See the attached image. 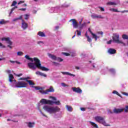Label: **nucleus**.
<instances>
[{
    "mask_svg": "<svg viewBox=\"0 0 128 128\" xmlns=\"http://www.w3.org/2000/svg\"><path fill=\"white\" fill-rule=\"evenodd\" d=\"M25 58L30 62H28V68L31 70H36V68H38L39 70H43L44 72H48V70H50V69L42 66L40 61L38 58H30L28 55H26Z\"/></svg>",
    "mask_w": 128,
    "mask_h": 128,
    "instance_id": "f257e3e1",
    "label": "nucleus"
},
{
    "mask_svg": "<svg viewBox=\"0 0 128 128\" xmlns=\"http://www.w3.org/2000/svg\"><path fill=\"white\" fill-rule=\"evenodd\" d=\"M43 110L48 112V114H52L58 112L60 110V108L58 106H52L48 105H44L43 106Z\"/></svg>",
    "mask_w": 128,
    "mask_h": 128,
    "instance_id": "f03ea898",
    "label": "nucleus"
},
{
    "mask_svg": "<svg viewBox=\"0 0 128 128\" xmlns=\"http://www.w3.org/2000/svg\"><path fill=\"white\" fill-rule=\"evenodd\" d=\"M112 40L114 42H116V44H122L123 46H126V43H124L121 40H120V34L118 33H115L113 34V36H112Z\"/></svg>",
    "mask_w": 128,
    "mask_h": 128,
    "instance_id": "7ed1b4c3",
    "label": "nucleus"
},
{
    "mask_svg": "<svg viewBox=\"0 0 128 128\" xmlns=\"http://www.w3.org/2000/svg\"><path fill=\"white\" fill-rule=\"evenodd\" d=\"M26 86H28V83L24 82H16L14 83V84H11V86L12 88H26Z\"/></svg>",
    "mask_w": 128,
    "mask_h": 128,
    "instance_id": "20e7f679",
    "label": "nucleus"
},
{
    "mask_svg": "<svg viewBox=\"0 0 128 128\" xmlns=\"http://www.w3.org/2000/svg\"><path fill=\"white\" fill-rule=\"evenodd\" d=\"M1 40H2V42L4 41L6 42V44H8L9 45H8V47L10 48H12V41H10V38H2L1 39Z\"/></svg>",
    "mask_w": 128,
    "mask_h": 128,
    "instance_id": "39448f33",
    "label": "nucleus"
},
{
    "mask_svg": "<svg viewBox=\"0 0 128 128\" xmlns=\"http://www.w3.org/2000/svg\"><path fill=\"white\" fill-rule=\"evenodd\" d=\"M48 56L53 60H58V62H62V58H57L56 56L52 54H48Z\"/></svg>",
    "mask_w": 128,
    "mask_h": 128,
    "instance_id": "423d86ee",
    "label": "nucleus"
},
{
    "mask_svg": "<svg viewBox=\"0 0 128 128\" xmlns=\"http://www.w3.org/2000/svg\"><path fill=\"white\" fill-rule=\"evenodd\" d=\"M40 104H51L52 102V100H48L46 99H42L40 100Z\"/></svg>",
    "mask_w": 128,
    "mask_h": 128,
    "instance_id": "0eeeda50",
    "label": "nucleus"
},
{
    "mask_svg": "<svg viewBox=\"0 0 128 128\" xmlns=\"http://www.w3.org/2000/svg\"><path fill=\"white\" fill-rule=\"evenodd\" d=\"M8 78H9V79H8L9 82H11V84H14L16 82V80H14V77L13 74H9Z\"/></svg>",
    "mask_w": 128,
    "mask_h": 128,
    "instance_id": "6e6552de",
    "label": "nucleus"
},
{
    "mask_svg": "<svg viewBox=\"0 0 128 128\" xmlns=\"http://www.w3.org/2000/svg\"><path fill=\"white\" fill-rule=\"evenodd\" d=\"M69 22H72V25L74 28H76L78 26V22H76V20L72 19Z\"/></svg>",
    "mask_w": 128,
    "mask_h": 128,
    "instance_id": "1a4fd4ad",
    "label": "nucleus"
},
{
    "mask_svg": "<svg viewBox=\"0 0 128 128\" xmlns=\"http://www.w3.org/2000/svg\"><path fill=\"white\" fill-rule=\"evenodd\" d=\"M28 26V25L27 24L26 22H24V20H22V28H23V30H26Z\"/></svg>",
    "mask_w": 128,
    "mask_h": 128,
    "instance_id": "9d476101",
    "label": "nucleus"
},
{
    "mask_svg": "<svg viewBox=\"0 0 128 128\" xmlns=\"http://www.w3.org/2000/svg\"><path fill=\"white\" fill-rule=\"evenodd\" d=\"M95 120L98 122H100V124H102V122L104 120V118L100 116H97L94 118Z\"/></svg>",
    "mask_w": 128,
    "mask_h": 128,
    "instance_id": "9b49d317",
    "label": "nucleus"
},
{
    "mask_svg": "<svg viewBox=\"0 0 128 128\" xmlns=\"http://www.w3.org/2000/svg\"><path fill=\"white\" fill-rule=\"evenodd\" d=\"M72 89L73 92H77L78 94H82V90L79 88H73Z\"/></svg>",
    "mask_w": 128,
    "mask_h": 128,
    "instance_id": "f8f14e48",
    "label": "nucleus"
},
{
    "mask_svg": "<svg viewBox=\"0 0 128 128\" xmlns=\"http://www.w3.org/2000/svg\"><path fill=\"white\" fill-rule=\"evenodd\" d=\"M88 30L92 36V38H95V40H98V37L96 34L92 33V30H90V28H88Z\"/></svg>",
    "mask_w": 128,
    "mask_h": 128,
    "instance_id": "ddd939ff",
    "label": "nucleus"
},
{
    "mask_svg": "<svg viewBox=\"0 0 128 128\" xmlns=\"http://www.w3.org/2000/svg\"><path fill=\"white\" fill-rule=\"evenodd\" d=\"M114 114H120V112H124V109H118V108H114L113 110Z\"/></svg>",
    "mask_w": 128,
    "mask_h": 128,
    "instance_id": "4468645a",
    "label": "nucleus"
},
{
    "mask_svg": "<svg viewBox=\"0 0 128 128\" xmlns=\"http://www.w3.org/2000/svg\"><path fill=\"white\" fill-rule=\"evenodd\" d=\"M92 17L93 18H104V17L102 16V15H98V14H94V15H92Z\"/></svg>",
    "mask_w": 128,
    "mask_h": 128,
    "instance_id": "2eb2a0df",
    "label": "nucleus"
},
{
    "mask_svg": "<svg viewBox=\"0 0 128 128\" xmlns=\"http://www.w3.org/2000/svg\"><path fill=\"white\" fill-rule=\"evenodd\" d=\"M58 8H52L50 12L51 13H52V12H58Z\"/></svg>",
    "mask_w": 128,
    "mask_h": 128,
    "instance_id": "dca6fc26",
    "label": "nucleus"
},
{
    "mask_svg": "<svg viewBox=\"0 0 128 128\" xmlns=\"http://www.w3.org/2000/svg\"><path fill=\"white\" fill-rule=\"evenodd\" d=\"M36 74L38 76H44V78H46L47 76L46 74L40 72H36Z\"/></svg>",
    "mask_w": 128,
    "mask_h": 128,
    "instance_id": "f3484780",
    "label": "nucleus"
},
{
    "mask_svg": "<svg viewBox=\"0 0 128 128\" xmlns=\"http://www.w3.org/2000/svg\"><path fill=\"white\" fill-rule=\"evenodd\" d=\"M36 74L38 76H44V78H46L47 76L46 74L40 72H36Z\"/></svg>",
    "mask_w": 128,
    "mask_h": 128,
    "instance_id": "a211bd4d",
    "label": "nucleus"
},
{
    "mask_svg": "<svg viewBox=\"0 0 128 128\" xmlns=\"http://www.w3.org/2000/svg\"><path fill=\"white\" fill-rule=\"evenodd\" d=\"M54 92V90L52 86H50L49 89L46 90V94H48V92Z\"/></svg>",
    "mask_w": 128,
    "mask_h": 128,
    "instance_id": "6ab92c4d",
    "label": "nucleus"
},
{
    "mask_svg": "<svg viewBox=\"0 0 128 128\" xmlns=\"http://www.w3.org/2000/svg\"><path fill=\"white\" fill-rule=\"evenodd\" d=\"M108 52L110 54H114L116 52V50L114 49L110 48L108 50Z\"/></svg>",
    "mask_w": 128,
    "mask_h": 128,
    "instance_id": "aec40b11",
    "label": "nucleus"
},
{
    "mask_svg": "<svg viewBox=\"0 0 128 128\" xmlns=\"http://www.w3.org/2000/svg\"><path fill=\"white\" fill-rule=\"evenodd\" d=\"M62 74H66V76H76L75 74H72L68 72H62Z\"/></svg>",
    "mask_w": 128,
    "mask_h": 128,
    "instance_id": "412c9836",
    "label": "nucleus"
},
{
    "mask_svg": "<svg viewBox=\"0 0 128 128\" xmlns=\"http://www.w3.org/2000/svg\"><path fill=\"white\" fill-rule=\"evenodd\" d=\"M26 124H28V128H34V122H28Z\"/></svg>",
    "mask_w": 128,
    "mask_h": 128,
    "instance_id": "4be33fe9",
    "label": "nucleus"
},
{
    "mask_svg": "<svg viewBox=\"0 0 128 128\" xmlns=\"http://www.w3.org/2000/svg\"><path fill=\"white\" fill-rule=\"evenodd\" d=\"M56 104V106H60V100H58V101H52V102L51 104V106H52V104Z\"/></svg>",
    "mask_w": 128,
    "mask_h": 128,
    "instance_id": "5701e85b",
    "label": "nucleus"
},
{
    "mask_svg": "<svg viewBox=\"0 0 128 128\" xmlns=\"http://www.w3.org/2000/svg\"><path fill=\"white\" fill-rule=\"evenodd\" d=\"M38 36H41L42 38L46 37V34H44V33L42 32H38Z\"/></svg>",
    "mask_w": 128,
    "mask_h": 128,
    "instance_id": "b1692460",
    "label": "nucleus"
},
{
    "mask_svg": "<svg viewBox=\"0 0 128 128\" xmlns=\"http://www.w3.org/2000/svg\"><path fill=\"white\" fill-rule=\"evenodd\" d=\"M66 108L68 112H72V107L68 105H66Z\"/></svg>",
    "mask_w": 128,
    "mask_h": 128,
    "instance_id": "393cba45",
    "label": "nucleus"
},
{
    "mask_svg": "<svg viewBox=\"0 0 128 128\" xmlns=\"http://www.w3.org/2000/svg\"><path fill=\"white\" fill-rule=\"evenodd\" d=\"M89 122L91 125H92L93 128H98V124H96V123L92 122Z\"/></svg>",
    "mask_w": 128,
    "mask_h": 128,
    "instance_id": "a878e982",
    "label": "nucleus"
},
{
    "mask_svg": "<svg viewBox=\"0 0 128 128\" xmlns=\"http://www.w3.org/2000/svg\"><path fill=\"white\" fill-rule=\"evenodd\" d=\"M101 124H103V126H110V124H108V123L106 122V121L104 120H103V121L102 122H101Z\"/></svg>",
    "mask_w": 128,
    "mask_h": 128,
    "instance_id": "bb28decb",
    "label": "nucleus"
},
{
    "mask_svg": "<svg viewBox=\"0 0 128 128\" xmlns=\"http://www.w3.org/2000/svg\"><path fill=\"white\" fill-rule=\"evenodd\" d=\"M8 22L4 20H0V24H8Z\"/></svg>",
    "mask_w": 128,
    "mask_h": 128,
    "instance_id": "cd10ccee",
    "label": "nucleus"
},
{
    "mask_svg": "<svg viewBox=\"0 0 128 128\" xmlns=\"http://www.w3.org/2000/svg\"><path fill=\"white\" fill-rule=\"evenodd\" d=\"M86 26V23L84 22V24H80V26H79V28L80 30H82V28H84V27Z\"/></svg>",
    "mask_w": 128,
    "mask_h": 128,
    "instance_id": "c85d7f7f",
    "label": "nucleus"
},
{
    "mask_svg": "<svg viewBox=\"0 0 128 128\" xmlns=\"http://www.w3.org/2000/svg\"><path fill=\"white\" fill-rule=\"evenodd\" d=\"M107 4L109 5V6H116V2H107Z\"/></svg>",
    "mask_w": 128,
    "mask_h": 128,
    "instance_id": "c756f323",
    "label": "nucleus"
},
{
    "mask_svg": "<svg viewBox=\"0 0 128 128\" xmlns=\"http://www.w3.org/2000/svg\"><path fill=\"white\" fill-rule=\"evenodd\" d=\"M39 92H40L42 94H48V93H46V90L44 91V90L41 89V90H40Z\"/></svg>",
    "mask_w": 128,
    "mask_h": 128,
    "instance_id": "7c9ffc66",
    "label": "nucleus"
},
{
    "mask_svg": "<svg viewBox=\"0 0 128 128\" xmlns=\"http://www.w3.org/2000/svg\"><path fill=\"white\" fill-rule=\"evenodd\" d=\"M27 82L28 83L30 86H34V83L32 82V80H27Z\"/></svg>",
    "mask_w": 128,
    "mask_h": 128,
    "instance_id": "2f4dec72",
    "label": "nucleus"
},
{
    "mask_svg": "<svg viewBox=\"0 0 128 128\" xmlns=\"http://www.w3.org/2000/svg\"><path fill=\"white\" fill-rule=\"evenodd\" d=\"M122 38L124 40H128V36L126 34H123Z\"/></svg>",
    "mask_w": 128,
    "mask_h": 128,
    "instance_id": "473e14b6",
    "label": "nucleus"
},
{
    "mask_svg": "<svg viewBox=\"0 0 128 128\" xmlns=\"http://www.w3.org/2000/svg\"><path fill=\"white\" fill-rule=\"evenodd\" d=\"M35 90H44V88L40 86H34Z\"/></svg>",
    "mask_w": 128,
    "mask_h": 128,
    "instance_id": "72a5a7b5",
    "label": "nucleus"
},
{
    "mask_svg": "<svg viewBox=\"0 0 128 128\" xmlns=\"http://www.w3.org/2000/svg\"><path fill=\"white\" fill-rule=\"evenodd\" d=\"M23 54H24V52H17V56H22Z\"/></svg>",
    "mask_w": 128,
    "mask_h": 128,
    "instance_id": "f704fd0d",
    "label": "nucleus"
},
{
    "mask_svg": "<svg viewBox=\"0 0 128 128\" xmlns=\"http://www.w3.org/2000/svg\"><path fill=\"white\" fill-rule=\"evenodd\" d=\"M109 70L110 72H111V74H113L116 73V71L114 70V69L112 68L110 69Z\"/></svg>",
    "mask_w": 128,
    "mask_h": 128,
    "instance_id": "c9c22d12",
    "label": "nucleus"
},
{
    "mask_svg": "<svg viewBox=\"0 0 128 128\" xmlns=\"http://www.w3.org/2000/svg\"><path fill=\"white\" fill-rule=\"evenodd\" d=\"M16 4H18V2L16 1H13L12 4H11V6H14Z\"/></svg>",
    "mask_w": 128,
    "mask_h": 128,
    "instance_id": "e433bc0d",
    "label": "nucleus"
},
{
    "mask_svg": "<svg viewBox=\"0 0 128 128\" xmlns=\"http://www.w3.org/2000/svg\"><path fill=\"white\" fill-rule=\"evenodd\" d=\"M24 16H25L24 19L26 20H28V18L30 17V14H26Z\"/></svg>",
    "mask_w": 128,
    "mask_h": 128,
    "instance_id": "4c0bfd02",
    "label": "nucleus"
},
{
    "mask_svg": "<svg viewBox=\"0 0 128 128\" xmlns=\"http://www.w3.org/2000/svg\"><path fill=\"white\" fill-rule=\"evenodd\" d=\"M112 94H117V96H120V94H118V92H117L116 90H114V91H113V92H112Z\"/></svg>",
    "mask_w": 128,
    "mask_h": 128,
    "instance_id": "58836bf2",
    "label": "nucleus"
},
{
    "mask_svg": "<svg viewBox=\"0 0 128 128\" xmlns=\"http://www.w3.org/2000/svg\"><path fill=\"white\" fill-rule=\"evenodd\" d=\"M77 32V36H81L82 35V32L79 31L78 30H76V31Z\"/></svg>",
    "mask_w": 128,
    "mask_h": 128,
    "instance_id": "ea45409f",
    "label": "nucleus"
},
{
    "mask_svg": "<svg viewBox=\"0 0 128 128\" xmlns=\"http://www.w3.org/2000/svg\"><path fill=\"white\" fill-rule=\"evenodd\" d=\"M110 10L111 12H118V10L115 9V8H110Z\"/></svg>",
    "mask_w": 128,
    "mask_h": 128,
    "instance_id": "a19ab883",
    "label": "nucleus"
},
{
    "mask_svg": "<svg viewBox=\"0 0 128 128\" xmlns=\"http://www.w3.org/2000/svg\"><path fill=\"white\" fill-rule=\"evenodd\" d=\"M87 40L88 42H92V39L90 38V36H87Z\"/></svg>",
    "mask_w": 128,
    "mask_h": 128,
    "instance_id": "79ce46f5",
    "label": "nucleus"
},
{
    "mask_svg": "<svg viewBox=\"0 0 128 128\" xmlns=\"http://www.w3.org/2000/svg\"><path fill=\"white\" fill-rule=\"evenodd\" d=\"M98 8L100 9V10H101V12H104V8L100 6H98Z\"/></svg>",
    "mask_w": 128,
    "mask_h": 128,
    "instance_id": "37998d69",
    "label": "nucleus"
},
{
    "mask_svg": "<svg viewBox=\"0 0 128 128\" xmlns=\"http://www.w3.org/2000/svg\"><path fill=\"white\" fill-rule=\"evenodd\" d=\"M61 85L62 86H64V88H66V86H68V85L64 83H62Z\"/></svg>",
    "mask_w": 128,
    "mask_h": 128,
    "instance_id": "c03bdc74",
    "label": "nucleus"
},
{
    "mask_svg": "<svg viewBox=\"0 0 128 128\" xmlns=\"http://www.w3.org/2000/svg\"><path fill=\"white\" fill-rule=\"evenodd\" d=\"M40 112L41 114H42V116H45L46 118H48V116L44 114L42 110H40Z\"/></svg>",
    "mask_w": 128,
    "mask_h": 128,
    "instance_id": "a18cd8bd",
    "label": "nucleus"
},
{
    "mask_svg": "<svg viewBox=\"0 0 128 128\" xmlns=\"http://www.w3.org/2000/svg\"><path fill=\"white\" fill-rule=\"evenodd\" d=\"M0 46L2 48H6V46L0 42Z\"/></svg>",
    "mask_w": 128,
    "mask_h": 128,
    "instance_id": "49530a36",
    "label": "nucleus"
},
{
    "mask_svg": "<svg viewBox=\"0 0 128 128\" xmlns=\"http://www.w3.org/2000/svg\"><path fill=\"white\" fill-rule=\"evenodd\" d=\"M62 54H64V56H70V54L68 53L62 52Z\"/></svg>",
    "mask_w": 128,
    "mask_h": 128,
    "instance_id": "de8ad7c7",
    "label": "nucleus"
},
{
    "mask_svg": "<svg viewBox=\"0 0 128 128\" xmlns=\"http://www.w3.org/2000/svg\"><path fill=\"white\" fill-rule=\"evenodd\" d=\"M6 72L7 73V74H10L11 72H12V71L10 70H6Z\"/></svg>",
    "mask_w": 128,
    "mask_h": 128,
    "instance_id": "09e8293b",
    "label": "nucleus"
},
{
    "mask_svg": "<svg viewBox=\"0 0 128 128\" xmlns=\"http://www.w3.org/2000/svg\"><path fill=\"white\" fill-rule=\"evenodd\" d=\"M14 8H12L11 9V11L10 12V14H12V12H14Z\"/></svg>",
    "mask_w": 128,
    "mask_h": 128,
    "instance_id": "8fccbe9b",
    "label": "nucleus"
},
{
    "mask_svg": "<svg viewBox=\"0 0 128 128\" xmlns=\"http://www.w3.org/2000/svg\"><path fill=\"white\" fill-rule=\"evenodd\" d=\"M37 44H44V42L42 41H38L37 42Z\"/></svg>",
    "mask_w": 128,
    "mask_h": 128,
    "instance_id": "3c124183",
    "label": "nucleus"
},
{
    "mask_svg": "<svg viewBox=\"0 0 128 128\" xmlns=\"http://www.w3.org/2000/svg\"><path fill=\"white\" fill-rule=\"evenodd\" d=\"M54 66H58L59 64L56 62H52Z\"/></svg>",
    "mask_w": 128,
    "mask_h": 128,
    "instance_id": "603ef678",
    "label": "nucleus"
},
{
    "mask_svg": "<svg viewBox=\"0 0 128 128\" xmlns=\"http://www.w3.org/2000/svg\"><path fill=\"white\" fill-rule=\"evenodd\" d=\"M50 98H52L53 100H56V97L50 96Z\"/></svg>",
    "mask_w": 128,
    "mask_h": 128,
    "instance_id": "864d4df0",
    "label": "nucleus"
},
{
    "mask_svg": "<svg viewBox=\"0 0 128 128\" xmlns=\"http://www.w3.org/2000/svg\"><path fill=\"white\" fill-rule=\"evenodd\" d=\"M112 40H110L107 42L108 44H112Z\"/></svg>",
    "mask_w": 128,
    "mask_h": 128,
    "instance_id": "5fc2aeb1",
    "label": "nucleus"
},
{
    "mask_svg": "<svg viewBox=\"0 0 128 128\" xmlns=\"http://www.w3.org/2000/svg\"><path fill=\"white\" fill-rule=\"evenodd\" d=\"M26 10V8H22L19 9V10H22L23 12H24V10Z\"/></svg>",
    "mask_w": 128,
    "mask_h": 128,
    "instance_id": "6e6d98bb",
    "label": "nucleus"
},
{
    "mask_svg": "<svg viewBox=\"0 0 128 128\" xmlns=\"http://www.w3.org/2000/svg\"><path fill=\"white\" fill-rule=\"evenodd\" d=\"M30 80V77L25 78V80H26V82H28V80Z\"/></svg>",
    "mask_w": 128,
    "mask_h": 128,
    "instance_id": "4d7b16f0",
    "label": "nucleus"
},
{
    "mask_svg": "<svg viewBox=\"0 0 128 128\" xmlns=\"http://www.w3.org/2000/svg\"><path fill=\"white\" fill-rule=\"evenodd\" d=\"M98 34H101L102 36V34H104V32H98Z\"/></svg>",
    "mask_w": 128,
    "mask_h": 128,
    "instance_id": "13d9d810",
    "label": "nucleus"
},
{
    "mask_svg": "<svg viewBox=\"0 0 128 128\" xmlns=\"http://www.w3.org/2000/svg\"><path fill=\"white\" fill-rule=\"evenodd\" d=\"M24 1H20L18 2V4H24Z\"/></svg>",
    "mask_w": 128,
    "mask_h": 128,
    "instance_id": "bf43d9fd",
    "label": "nucleus"
},
{
    "mask_svg": "<svg viewBox=\"0 0 128 128\" xmlns=\"http://www.w3.org/2000/svg\"><path fill=\"white\" fill-rule=\"evenodd\" d=\"M20 80H26V78H20Z\"/></svg>",
    "mask_w": 128,
    "mask_h": 128,
    "instance_id": "052dcab7",
    "label": "nucleus"
},
{
    "mask_svg": "<svg viewBox=\"0 0 128 128\" xmlns=\"http://www.w3.org/2000/svg\"><path fill=\"white\" fill-rule=\"evenodd\" d=\"M122 94H124V96H128V94L125 92H122Z\"/></svg>",
    "mask_w": 128,
    "mask_h": 128,
    "instance_id": "680f3d73",
    "label": "nucleus"
},
{
    "mask_svg": "<svg viewBox=\"0 0 128 128\" xmlns=\"http://www.w3.org/2000/svg\"><path fill=\"white\" fill-rule=\"evenodd\" d=\"M81 110H82V112H84V110H86V108H80Z\"/></svg>",
    "mask_w": 128,
    "mask_h": 128,
    "instance_id": "e2e57ef3",
    "label": "nucleus"
},
{
    "mask_svg": "<svg viewBox=\"0 0 128 128\" xmlns=\"http://www.w3.org/2000/svg\"><path fill=\"white\" fill-rule=\"evenodd\" d=\"M16 76H22V74H16Z\"/></svg>",
    "mask_w": 128,
    "mask_h": 128,
    "instance_id": "0e129e2a",
    "label": "nucleus"
},
{
    "mask_svg": "<svg viewBox=\"0 0 128 128\" xmlns=\"http://www.w3.org/2000/svg\"><path fill=\"white\" fill-rule=\"evenodd\" d=\"M18 20H22V16H20L19 18H17Z\"/></svg>",
    "mask_w": 128,
    "mask_h": 128,
    "instance_id": "69168bd1",
    "label": "nucleus"
},
{
    "mask_svg": "<svg viewBox=\"0 0 128 128\" xmlns=\"http://www.w3.org/2000/svg\"><path fill=\"white\" fill-rule=\"evenodd\" d=\"M10 62L12 64H16V61L10 60Z\"/></svg>",
    "mask_w": 128,
    "mask_h": 128,
    "instance_id": "338daca9",
    "label": "nucleus"
},
{
    "mask_svg": "<svg viewBox=\"0 0 128 128\" xmlns=\"http://www.w3.org/2000/svg\"><path fill=\"white\" fill-rule=\"evenodd\" d=\"M16 20H18V18H14L12 20V22H16Z\"/></svg>",
    "mask_w": 128,
    "mask_h": 128,
    "instance_id": "774afa93",
    "label": "nucleus"
}]
</instances>
